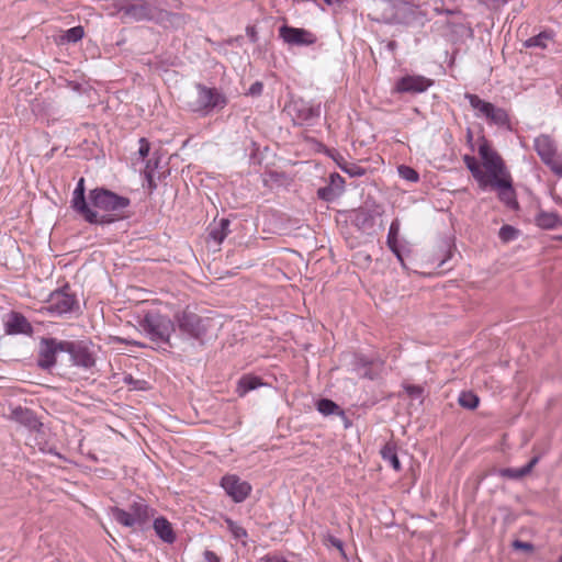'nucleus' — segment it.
<instances>
[{"instance_id":"obj_1","label":"nucleus","mask_w":562,"mask_h":562,"mask_svg":"<svg viewBox=\"0 0 562 562\" xmlns=\"http://www.w3.org/2000/svg\"><path fill=\"white\" fill-rule=\"evenodd\" d=\"M89 202L95 211V221H87L90 224H111L124 218L125 210L131 201L126 196L119 195L104 188H95L89 192Z\"/></svg>"},{"instance_id":"obj_2","label":"nucleus","mask_w":562,"mask_h":562,"mask_svg":"<svg viewBox=\"0 0 562 562\" xmlns=\"http://www.w3.org/2000/svg\"><path fill=\"white\" fill-rule=\"evenodd\" d=\"M463 161L467 168L470 170L472 177L477 182L480 189L486 190L487 188L496 189L498 192V199L509 209H517L518 202L516 199V192L513 187V179L510 173L504 177H499L496 180H491L482 170L477 159L471 155H464Z\"/></svg>"},{"instance_id":"obj_3","label":"nucleus","mask_w":562,"mask_h":562,"mask_svg":"<svg viewBox=\"0 0 562 562\" xmlns=\"http://www.w3.org/2000/svg\"><path fill=\"white\" fill-rule=\"evenodd\" d=\"M138 326L140 333L155 344V349L167 351L172 347L170 337L175 331V324L168 316L149 311L139 319Z\"/></svg>"},{"instance_id":"obj_4","label":"nucleus","mask_w":562,"mask_h":562,"mask_svg":"<svg viewBox=\"0 0 562 562\" xmlns=\"http://www.w3.org/2000/svg\"><path fill=\"white\" fill-rule=\"evenodd\" d=\"M156 510L148 505V503L137 497L130 505L127 509L120 507L111 508L113 519L120 525L132 528L135 530H145L148 524L154 518Z\"/></svg>"},{"instance_id":"obj_5","label":"nucleus","mask_w":562,"mask_h":562,"mask_svg":"<svg viewBox=\"0 0 562 562\" xmlns=\"http://www.w3.org/2000/svg\"><path fill=\"white\" fill-rule=\"evenodd\" d=\"M227 100L215 88H207L203 85H196V98L188 103L192 112L209 113L215 108H224Z\"/></svg>"},{"instance_id":"obj_6","label":"nucleus","mask_w":562,"mask_h":562,"mask_svg":"<svg viewBox=\"0 0 562 562\" xmlns=\"http://www.w3.org/2000/svg\"><path fill=\"white\" fill-rule=\"evenodd\" d=\"M285 111L295 124L303 125L321 115V104H314L302 98L291 99Z\"/></svg>"},{"instance_id":"obj_7","label":"nucleus","mask_w":562,"mask_h":562,"mask_svg":"<svg viewBox=\"0 0 562 562\" xmlns=\"http://www.w3.org/2000/svg\"><path fill=\"white\" fill-rule=\"evenodd\" d=\"M479 155L482 159L485 175L491 180H496L499 177L509 175L502 157L494 150L490 143H481L479 146Z\"/></svg>"},{"instance_id":"obj_8","label":"nucleus","mask_w":562,"mask_h":562,"mask_svg":"<svg viewBox=\"0 0 562 562\" xmlns=\"http://www.w3.org/2000/svg\"><path fill=\"white\" fill-rule=\"evenodd\" d=\"M45 308L52 315L61 316L78 308V301L75 294L69 292V288L64 286L50 293Z\"/></svg>"},{"instance_id":"obj_9","label":"nucleus","mask_w":562,"mask_h":562,"mask_svg":"<svg viewBox=\"0 0 562 562\" xmlns=\"http://www.w3.org/2000/svg\"><path fill=\"white\" fill-rule=\"evenodd\" d=\"M119 11L131 21L150 20L154 5L148 0H117Z\"/></svg>"},{"instance_id":"obj_10","label":"nucleus","mask_w":562,"mask_h":562,"mask_svg":"<svg viewBox=\"0 0 562 562\" xmlns=\"http://www.w3.org/2000/svg\"><path fill=\"white\" fill-rule=\"evenodd\" d=\"M67 341L57 340L56 338H43L40 342V351L37 364L44 370H49L56 364V356L58 352H66Z\"/></svg>"},{"instance_id":"obj_11","label":"nucleus","mask_w":562,"mask_h":562,"mask_svg":"<svg viewBox=\"0 0 562 562\" xmlns=\"http://www.w3.org/2000/svg\"><path fill=\"white\" fill-rule=\"evenodd\" d=\"M66 353L75 367L89 370L95 364V357L90 348L82 341H67Z\"/></svg>"},{"instance_id":"obj_12","label":"nucleus","mask_w":562,"mask_h":562,"mask_svg":"<svg viewBox=\"0 0 562 562\" xmlns=\"http://www.w3.org/2000/svg\"><path fill=\"white\" fill-rule=\"evenodd\" d=\"M177 325L181 334L188 338L198 339L206 331L203 319L191 312H182L177 315Z\"/></svg>"},{"instance_id":"obj_13","label":"nucleus","mask_w":562,"mask_h":562,"mask_svg":"<svg viewBox=\"0 0 562 562\" xmlns=\"http://www.w3.org/2000/svg\"><path fill=\"white\" fill-rule=\"evenodd\" d=\"M535 149L542 162L557 176L562 177V151L557 148L555 143H535Z\"/></svg>"},{"instance_id":"obj_14","label":"nucleus","mask_w":562,"mask_h":562,"mask_svg":"<svg viewBox=\"0 0 562 562\" xmlns=\"http://www.w3.org/2000/svg\"><path fill=\"white\" fill-rule=\"evenodd\" d=\"M221 485L226 494L236 503L244 502L251 492V485L239 479L237 475H225Z\"/></svg>"},{"instance_id":"obj_15","label":"nucleus","mask_w":562,"mask_h":562,"mask_svg":"<svg viewBox=\"0 0 562 562\" xmlns=\"http://www.w3.org/2000/svg\"><path fill=\"white\" fill-rule=\"evenodd\" d=\"M432 86V80L422 75H407L397 80L395 91L400 93H422Z\"/></svg>"},{"instance_id":"obj_16","label":"nucleus","mask_w":562,"mask_h":562,"mask_svg":"<svg viewBox=\"0 0 562 562\" xmlns=\"http://www.w3.org/2000/svg\"><path fill=\"white\" fill-rule=\"evenodd\" d=\"M280 37L290 45H312L316 42V37L304 29H296L283 25L279 30Z\"/></svg>"},{"instance_id":"obj_17","label":"nucleus","mask_w":562,"mask_h":562,"mask_svg":"<svg viewBox=\"0 0 562 562\" xmlns=\"http://www.w3.org/2000/svg\"><path fill=\"white\" fill-rule=\"evenodd\" d=\"M72 207L86 221H95V211L87 203L85 196V179L80 178L72 192Z\"/></svg>"},{"instance_id":"obj_18","label":"nucleus","mask_w":562,"mask_h":562,"mask_svg":"<svg viewBox=\"0 0 562 562\" xmlns=\"http://www.w3.org/2000/svg\"><path fill=\"white\" fill-rule=\"evenodd\" d=\"M4 331L7 335H31L33 327L24 315L18 312H11L4 324Z\"/></svg>"},{"instance_id":"obj_19","label":"nucleus","mask_w":562,"mask_h":562,"mask_svg":"<svg viewBox=\"0 0 562 562\" xmlns=\"http://www.w3.org/2000/svg\"><path fill=\"white\" fill-rule=\"evenodd\" d=\"M10 418L32 430H36L40 426H42L34 413L31 409L22 406L12 408Z\"/></svg>"},{"instance_id":"obj_20","label":"nucleus","mask_w":562,"mask_h":562,"mask_svg":"<svg viewBox=\"0 0 562 562\" xmlns=\"http://www.w3.org/2000/svg\"><path fill=\"white\" fill-rule=\"evenodd\" d=\"M539 458L533 457L527 464L520 468H504L498 470V475L510 480H520L528 475L538 463Z\"/></svg>"},{"instance_id":"obj_21","label":"nucleus","mask_w":562,"mask_h":562,"mask_svg":"<svg viewBox=\"0 0 562 562\" xmlns=\"http://www.w3.org/2000/svg\"><path fill=\"white\" fill-rule=\"evenodd\" d=\"M153 528L164 542L173 543L176 535L173 532L171 524L165 517H158L154 519Z\"/></svg>"},{"instance_id":"obj_22","label":"nucleus","mask_w":562,"mask_h":562,"mask_svg":"<svg viewBox=\"0 0 562 562\" xmlns=\"http://www.w3.org/2000/svg\"><path fill=\"white\" fill-rule=\"evenodd\" d=\"M317 411L324 415H338L340 416L345 422V427L348 428L350 425V420L346 416L345 412L331 400L328 398H322L316 404Z\"/></svg>"},{"instance_id":"obj_23","label":"nucleus","mask_w":562,"mask_h":562,"mask_svg":"<svg viewBox=\"0 0 562 562\" xmlns=\"http://www.w3.org/2000/svg\"><path fill=\"white\" fill-rule=\"evenodd\" d=\"M535 222L543 229H553L562 225V218L554 212L541 211L536 215Z\"/></svg>"},{"instance_id":"obj_24","label":"nucleus","mask_w":562,"mask_h":562,"mask_svg":"<svg viewBox=\"0 0 562 562\" xmlns=\"http://www.w3.org/2000/svg\"><path fill=\"white\" fill-rule=\"evenodd\" d=\"M352 221L358 228L367 231L374 226L375 215L373 211L359 209L355 212Z\"/></svg>"},{"instance_id":"obj_25","label":"nucleus","mask_w":562,"mask_h":562,"mask_svg":"<svg viewBox=\"0 0 562 562\" xmlns=\"http://www.w3.org/2000/svg\"><path fill=\"white\" fill-rule=\"evenodd\" d=\"M229 225L231 222L227 218H222L217 224L212 226L209 231V237L211 240L216 243V245H221L223 240L229 234Z\"/></svg>"},{"instance_id":"obj_26","label":"nucleus","mask_w":562,"mask_h":562,"mask_svg":"<svg viewBox=\"0 0 562 562\" xmlns=\"http://www.w3.org/2000/svg\"><path fill=\"white\" fill-rule=\"evenodd\" d=\"M465 99L469 100L470 105L475 111V115L481 119H485L488 111L492 110L493 104L491 102L482 100L479 95L467 93Z\"/></svg>"},{"instance_id":"obj_27","label":"nucleus","mask_w":562,"mask_h":562,"mask_svg":"<svg viewBox=\"0 0 562 562\" xmlns=\"http://www.w3.org/2000/svg\"><path fill=\"white\" fill-rule=\"evenodd\" d=\"M381 456L395 471L401 470V462L397 458L396 448L392 443H386L381 449Z\"/></svg>"},{"instance_id":"obj_28","label":"nucleus","mask_w":562,"mask_h":562,"mask_svg":"<svg viewBox=\"0 0 562 562\" xmlns=\"http://www.w3.org/2000/svg\"><path fill=\"white\" fill-rule=\"evenodd\" d=\"M485 120L496 125L505 126L508 124V114L504 109L497 108L493 104L492 110L488 111Z\"/></svg>"},{"instance_id":"obj_29","label":"nucleus","mask_w":562,"mask_h":562,"mask_svg":"<svg viewBox=\"0 0 562 562\" xmlns=\"http://www.w3.org/2000/svg\"><path fill=\"white\" fill-rule=\"evenodd\" d=\"M260 385H262V383L259 378L247 375L239 380L238 392L240 395H245L247 392L256 390Z\"/></svg>"},{"instance_id":"obj_30","label":"nucleus","mask_w":562,"mask_h":562,"mask_svg":"<svg viewBox=\"0 0 562 562\" xmlns=\"http://www.w3.org/2000/svg\"><path fill=\"white\" fill-rule=\"evenodd\" d=\"M480 403L479 396L473 392H462L459 395V404L467 409H474Z\"/></svg>"},{"instance_id":"obj_31","label":"nucleus","mask_w":562,"mask_h":562,"mask_svg":"<svg viewBox=\"0 0 562 562\" xmlns=\"http://www.w3.org/2000/svg\"><path fill=\"white\" fill-rule=\"evenodd\" d=\"M85 35V31L82 26H74L65 32L61 36L63 41L68 43H76L80 41Z\"/></svg>"},{"instance_id":"obj_32","label":"nucleus","mask_w":562,"mask_h":562,"mask_svg":"<svg viewBox=\"0 0 562 562\" xmlns=\"http://www.w3.org/2000/svg\"><path fill=\"white\" fill-rule=\"evenodd\" d=\"M403 9L405 12H409V14H411V15L404 18V23L408 24V23L418 22L419 21L418 15H420L422 19L426 18V15L422 13V11L419 10L418 7H413L407 2L404 3Z\"/></svg>"},{"instance_id":"obj_33","label":"nucleus","mask_w":562,"mask_h":562,"mask_svg":"<svg viewBox=\"0 0 562 562\" xmlns=\"http://www.w3.org/2000/svg\"><path fill=\"white\" fill-rule=\"evenodd\" d=\"M549 40H550V36L547 33H540V34H538L536 36H532V37L528 38L525 42V46L526 47L546 48L547 47V42Z\"/></svg>"},{"instance_id":"obj_34","label":"nucleus","mask_w":562,"mask_h":562,"mask_svg":"<svg viewBox=\"0 0 562 562\" xmlns=\"http://www.w3.org/2000/svg\"><path fill=\"white\" fill-rule=\"evenodd\" d=\"M400 227L401 224L397 218L392 221L386 236L387 246H394V244L398 243Z\"/></svg>"},{"instance_id":"obj_35","label":"nucleus","mask_w":562,"mask_h":562,"mask_svg":"<svg viewBox=\"0 0 562 562\" xmlns=\"http://www.w3.org/2000/svg\"><path fill=\"white\" fill-rule=\"evenodd\" d=\"M397 172L402 179L407 180L409 182H417L419 180L417 171L408 166H398Z\"/></svg>"},{"instance_id":"obj_36","label":"nucleus","mask_w":562,"mask_h":562,"mask_svg":"<svg viewBox=\"0 0 562 562\" xmlns=\"http://www.w3.org/2000/svg\"><path fill=\"white\" fill-rule=\"evenodd\" d=\"M226 524L235 539H243L247 537V531L232 519H226Z\"/></svg>"},{"instance_id":"obj_37","label":"nucleus","mask_w":562,"mask_h":562,"mask_svg":"<svg viewBox=\"0 0 562 562\" xmlns=\"http://www.w3.org/2000/svg\"><path fill=\"white\" fill-rule=\"evenodd\" d=\"M518 231L509 225H504L499 229V238L504 241L513 240L517 237Z\"/></svg>"},{"instance_id":"obj_38","label":"nucleus","mask_w":562,"mask_h":562,"mask_svg":"<svg viewBox=\"0 0 562 562\" xmlns=\"http://www.w3.org/2000/svg\"><path fill=\"white\" fill-rule=\"evenodd\" d=\"M325 543L327 546H331V547L338 549L339 552L345 557L344 543H342V541L340 539L336 538L333 535H327L325 537Z\"/></svg>"},{"instance_id":"obj_39","label":"nucleus","mask_w":562,"mask_h":562,"mask_svg":"<svg viewBox=\"0 0 562 562\" xmlns=\"http://www.w3.org/2000/svg\"><path fill=\"white\" fill-rule=\"evenodd\" d=\"M390 250L395 255L396 259L401 263L403 269H406V263L403 257V247L400 246L398 243L394 244V246H387Z\"/></svg>"},{"instance_id":"obj_40","label":"nucleus","mask_w":562,"mask_h":562,"mask_svg":"<svg viewBox=\"0 0 562 562\" xmlns=\"http://www.w3.org/2000/svg\"><path fill=\"white\" fill-rule=\"evenodd\" d=\"M405 392L412 397H419L423 394V387L419 385H404Z\"/></svg>"},{"instance_id":"obj_41","label":"nucleus","mask_w":562,"mask_h":562,"mask_svg":"<svg viewBox=\"0 0 562 562\" xmlns=\"http://www.w3.org/2000/svg\"><path fill=\"white\" fill-rule=\"evenodd\" d=\"M262 90H263V85H262V82H260V81H256V82H254V83L249 87V89H248V91H247V93H246V94H247V95H251V97H257V95H260V94L262 93Z\"/></svg>"},{"instance_id":"obj_42","label":"nucleus","mask_w":562,"mask_h":562,"mask_svg":"<svg viewBox=\"0 0 562 562\" xmlns=\"http://www.w3.org/2000/svg\"><path fill=\"white\" fill-rule=\"evenodd\" d=\"M318 196L326 201L333 200L335 196L333 188H330V187L321 188L318 190Z\"/></svg>"},{"instance_id":"obj_43","label":"nucleus","mask_w":562,"mask_h":562,"mask_svg":"<svg viewBox=\"0 0 562 562\" xmlns=\"http://www.w3.org/2000/svg\"><path fill=\"white\" fill-rule=\"evenodd\" d=\"M203 562H221V560L213 551L206 550L203 554Z\"/></svg>"},{"instance_id":"obj_44","label":"nucleus","mask_w":562,"mask_h":562,"mask_svg":"<svg viewBox=\"0 0 562 562\" xmlns=\"http://www.w3.org/2000/svg\"><path fill=\"white\" fill-rule=\"evenodd\" d=\"M121 344H126V345H132V346H136L138 348H145L146 345L144 342H140V341H137V340H133V339H126V338H115Z\"/></svg>"},{"instance_id":"obj_45","label":"nucleus","mask_w":562,"mask_h":562,"mask_svg":"<svg viewBox=\"0 0 562 562\" xmlns=\"http://www.w3.org/2000/svg\"><path fill=\"white\" fill-rule=\"evenodd\" d=\"M150 150L149 143H140L138 155L142 159H144Z\"/></svg>"},{"instance_id":"obj_46","label":"nucleus","mask_w":562,"mask_h":562,"mask_svg":"<svg viewBox=\"0 0 562 562\" xmlns=\"http://www.w3.org/2000/svg\"><path fill=\"white\" fill-rule=\"evenodd\" d=\"M262 562H288V560L280 555H266Z\"/></svg>"},{"instance_id":"obj_47","label":"nucleus","mask_w":562,"mask_h":562,"mask_svg":"<svg viewBox=\"0 0 562 562\" xmlns=\"http://www.w3.org/2000/svg\"><path fill=\"white\" fill-rule=\"evenodd\" d=\"M346 172H348L351 176H362L364 173V170L361 167L353 166L352 168H342Z\"/></svg>"},{"instance_id":"obj_48","label":"nucleus","mask_w":562,"mask_h":562,"mask_svg":"<svg viewBox=\"0 0 562 562\" xmlns=\"http://www.w3.org/2000/svg\"><path fill=\"white\" fill-rule=\"evenodd\" d=\"M246 31H247V35L250 37V40L252 42H256L257 41V32H256L255 27L248 26Z\"/></svg>"},{"instance_id":"obj_49","label":"nucleus","mask_w":562,"mask_h":562,"mask_svg":"<svg viewBox=\"0 0 562 562\" xmlns=\"http://www.w3.org/2000/svg\"><path fill=\"white\" fill-rule=\"evenodd\" d=\"M330 179H331V183L335 184V186L336 184L341 186L344 183V179L338 173L331 175Z\"/></svg>"},{"instance_id":"obj_50","label":"nucleus","mask_w":562,"mask_h":562,"mask_svg":"<svg viewBox=\"0 0 562 562\" xmlns=\"http://www.w3.org/2000/svg\"><path fill=\"white\" fill-rule=\"evenodd\" d=\"M515 546L518 548H521V549H530L531 548V544L526 543V542H520V541H516Z\"/></svg>"},{"instance_id":"obj_51","label":"nucleus","mask_w":562,"mask_h":562,"mask_svg":"<svg viewBox=\"0 0 562 562\" xmlns=\"http://www.w3.org/2000/svg\"><path fill=\"white\" fill-rule=\"evenodd\" d=\"M124 382H125L126 384L131 385V384H135L137 381H135V380H134V378H133L132 375H126V376L124 378Z\"/></svg>"},{"instance_id":"obj_52","label":"nucleus","mask_w":562,"mask_h":562,"mask_svg":"<svg viewBox=\"0 0 562 562\" xmlns=\"http://www.w3.org/2000/svg\"><path fill=\"white\" fill-rule=\"evenodd\" d=\"M363 376H366V378H368V379H370V380H373V379L375 378V375H374V374H372V373H371V372H369V371H366V372L363 373Z\"/></svg>"},{"instance_id":"obj_53","label":"nucleus","mask_w":562,"mask_h":562,"mask_svg":"<svg viewBox=\"0 0 562 562\" xmlns=\"http://www.w3.org/2000/svg\"><path fill=\"white\" fill-rule=\"evenodd\" d=\"M387 46H389V48H390V49H392V50H393V49L396 47V43H395V42H390V43L387 44Z\"/></svg>"},{"instance_id":"obj_54","label":"nucleus","mask_w":562,"mask_h":562,"mask_svg":"<svg viewBox=\"0 0 562 562\" xmlns=\"http://www.w3.org/2000/svg\"><path fill=\"white\" fill-rule=\"evenodd\" d=\"M324 2H325L326 4H331V3H333V0H324Z\"/></svg>"}]
</instances>
